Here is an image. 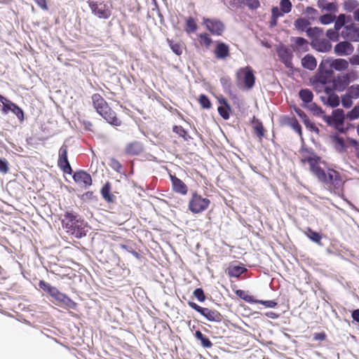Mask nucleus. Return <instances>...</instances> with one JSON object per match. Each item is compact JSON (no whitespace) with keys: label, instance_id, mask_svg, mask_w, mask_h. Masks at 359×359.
I'll use <instances>...</instances> for the list:
<instances>
[{"label":"nucleus","instance_id":"53","mask_svg":"<svg viewBox=\"0 0 359 359\" xmlns=\"http://www.w3.org/2000/svg\"><path fill=\"white\" fill-rule=\"evenodd\" d=\"M192 297L200 303H203L206 300V296L202 287L195 288L192 292Z\"/></svg>","mask_w":359,"mask_h":359},{"label":"nucleus","instance_id":"4","mask_svg":"<svg viewBox=\"0 0 359 359\" xmlns=\"http://www.w3.org/2000/svg\"><path fill=\"white\" fill-rule=\"evenodd\" d=\"M256 76L252 67H240L236 72V84L242 91H248L255 86Z\"/></svg>","mask_w":359,"mask_h":359},{"label":"nucleus","instance_id":"37","mask_svg":"<svg viewBox=\"0 0 359 359\" xmlns=\"http://www.w3.org/2000/svg\"><path fill=\"white\" fill-rule=\"evenodd\" d=\"M234 293L238 299H242L248 304H253L256 303L257 298L254 295L251 294L248 290L236 289L234 290Z\"/></svg>","mask_w":359,"mask_h":359},{"label":"nucleus","instance_id":"12","mask_svg":"<svg viewBox=\"0 0 359 359\" xmlns=\"http://www.w3.org/2000/svg\"><path fill=\"white\" fill-rule=\"evenodd\" d=\"M57 164L64 174L70 175L72 173L73 169L68 159V147L65 143L59 149Z\"/></svg>","mask_w":359,"mask_h":359},{"label":"nucleus","instance_id":"40","mask_svg":"<svg viewBox=\"0 0 359 359\" xmlns=\"http://www.w3.org/2000/svg\"><path fill=\"white\" fill-rule=\"evenodd\" d=\"M295 29L300 32H306L311 26V22L305 18L299 17L294 21Z\"/></svg>","mask_w":359,"mask_h":359},{"label":"nucleus","instance_id":"42","mask_svg":"<svg viewBox=\"0 0 359 359\" xmlns=\"http://www.w3.org/2000/svg\"><path fill=\"white\" fill-rule=\"evenodd\" d=\"M198 41L202 46L209 49L212 44L214 45L215 41L211 38L208 33L203 32L197 35Z\"/></svg>","mask_w":359,"mask_h":359},{"label":"nucleus","instance_id":"46","mask_svg":"<svg viewBox=\"0 0 359 359\" xmlns=\"http://www.w3.org/2000/svg\"><path fill=\"white\" fill-rule=\"evenodd\" d=\"M197 101L203 109L208 110L212 107L210 98L205 93H201L197 98Z\"/></svg>","mask_w":359,"mask_h":359},{"label":"nucleus","instance_id":"41","mask_svg":"<svg viewBox=\"0 0 359 359\" xmlns=\"http://www.w3.org/2000/svg\"><path fill=\"white\" fill-rule=\"evenodd\" d=\"M119 247L123 250L133 255L137 259H138V260L142 259V256L138 251L136 250L135 244H134L131 242H130L128 243H121V244H119Z\"/></svg>","mask_w":359,"mask_h":359},{"label":"nucleus","instance_id":"31","mask_svg":"<svg viewBox=\"0 0 359 359\" xmlns=\"http://www.w3.org/2000/svg\"><path fill=\"white\" fill-rule=\"evenodd\" d=\"M299 97L302 100L301 107L306 108L313 102L314 95L311 90L309 88H301L299 91Z\"/></svg>","mask_w":359,"mask_h":359},{"label":"nucleus","instance_id":"6","mask_svg":"<svg viewBox=\"0 0 359 359\" xmlns=\"http://www.w3.org/2000/svg\"><path fill=\"white\" fill-rule=\"evenodd\" d=\"M187 303L191 309L209 322L219 323L224 320V316L216 309L203 307L191 299L187 300Z\"/></svg>","mask_w":359,"mask_h":359},{"label":"nucleus","instance_id":"36","mask_svg":"<svg viewBox=\"0 0 359 359\" xmlns=\"http://www.w3.org/2000/svg\"><path fill=\"white\" fill-rule=\"evenodd\" d=\"M221 86L222 87L223 91L227 94L229 97L236 95L233 93L232 90L233 83L231 81V79L228 75H223L219 79Z\"/></svg>","mask_w":359,"mask_h":359},{"label":"nucleus","instance_id":"35","mask_svg":"<svg viewBox=\"0 0 359 359\" xmlns=\"http://www.w3.org/2000/svg\"><path fill=\"white\" fill-rule=\"evenodd\" d=\"M317 6L321 10L335 13L338 11L337 2H330L327 0H318Z\"/></svg>","mask_w":359,"mask_h":359},{"label":"nucleus","instance_id":"3","mask_svg":"<svg viewBox=\"0 0 359 359\" xmlns=\"http://www.w3.org/2000/svg\"><path fill=\"white\" fill-rule=\"evenodd\" d=\"M38 286L46 294V297L48 298L49 301L55 306L67 311H78L79 304L68 294L61 292L57 287L52 285L44 280H40Z\"/></svg>","mask_w":359,"mask_h":359},{"label":"nucleus","instance_id":"47","mask_svg":"<svg viewBox=\"0 0 359 359\" xmlns=\"http://www.w3.org/2000/svg\"><path fill=\"white\" fill-rule=\"evenodd\" d=\"M304 18L308 20L315 21L318 19V16L319 13L317 9L314 8L312 6H306L303 12Z\"/></svg>","mask_w":359,"mask_h":359},{"label":"nucleus","instance_id":"63","mask_svg":"<svg viewBox=\"0 0 359 359\" xmlns=\"http://www.w3.org/2000/svg\"><path fill=\"white\" fill-rule=\"evenodd\" d=\"M279 7L287 14L292 11V4L290 0H280Z\"/></svg>","mask_w":359,"mask_h":359},{"label":"nucleus","instance_id":"64","mask_svg":"<svg viewBox=\"0 0 359 359\" xmlns=\"http://www.w3.org/2000/svg\"><path fill=\"white\" fill-rule=\"evenodd\" d=\"M355 100L359 99V84H353L348 87L347 91Z\"/></svg>","mask_w":359,"mask_h":359},{"label":"nucleus","instance_id":"20","mask_svg":"<svg viewBox=\"0 0 359 359\" xmlns=\"http://www.w3.org/2000/svg\"><path fill=\"white\" fill-rule=\"evenodd\" d=\"M279 123L281 126L290 127L299 136H302V126L297 118H292L289 115L284 114L280 116Z\"/></svg>","mask_w":359,"mask_h":359},{"label":"nucleus","instance_id":"1","mask_svg":"<svg viewBox=\"0 0 359 359\" xmlns=\"http://www.w3.org/2000/svg\"><path fill=\"white\" fill-rule=\"evenodd\" d=\"M62 226L70 236L81 239L85 237L91 229L83 216L73 210H67L61 215Z\"/></svg>","mask_w":359,"mask_h":359},{"label":"nucleus","instance_id":"15","mask_svg":"<svg viewBox=\"0 0 359 359\" xmlns=\"http://www.w3.org/2000/svg\"><path fill=\"white\" fill-rule=\"evenodd\" d=\"M290 41L292 42V49L297 56H300L309 50V41L302 36H291Z\"/></svg>","mask_w":359,"mask_h":359},{"label":"nucleus","instance_id":"45","mask_svg":"<svg viewBox=\"0 0 359 359\" xmlns=\"http://www.w3.org/2000/svg\"><path fill=\"white\" fill-rule=\"evenodd\" d=\"M233 104L238 109L241 115H244L247 111L245 102L243 99H239L237 95H234L230 97Z\"/></svg>","mask_w":359,"mask_h":359},{"label":"nucleus","instance_id":"19","mask_svg":"<svg viewBox=\"0 0 359 359\" xmlns=\"http://www.w3.org/2000/svg\"><path fill=\"white\" fill-rule=\"evenodd\" d=\"M354 51V46L350 41H339L334 46V53L338 56H348Z\"/></svg>","mask_w":359,"mask_h":359},{"label":"nucleus","instance_id":"14","mask_svg":"<svg viewBox=\"0 0 359 359\" xmlns=\"http://www.w3.org/2000/svg\"><path fill=\"white\" fill-rule=\"evenodd\" d=\"M276 51L279 60L284 65L285 67H290L294 57V51L283 43H280L276 46Z\"/></svg>","mask_w":359,"mask_h":359},{"label":"nucleus","instance_id":"13","mask_svg":"<svg viewBox=\"0 0 359 359\" xmlns=\"http://www.w3.org/2000/svg\"><path fill=\"white\" fill-rule=\"evenodd\" d=\"M212 52L217 60H226L231 56L230 46L220 39L215 41Z\"/></svg>","mask_w":359,"mask_h":359},{"label":"nucleus","instance_id":"60","mask_svg":"<svg viewBox=\"0 0 359 359\" xmlns=\"http://www.w3.org/2000/svg\"><path fill=\"white\" fill-rule=\"evenodd\" d=\"M326 246L325 251L328 255H334L336 257H341V254L340 252V250L337 249V247H335L334 245H333L330 241V243H328Z\"/></svg>","mask_w":359,"mask_h":359},{"label":"nucleus","instance_id":"49","mask_svg":"<svg viewBox=\"0 0 359 359\" xmlns=\"http://www.w3.org/2000/svg\"><path fill=\"white\" fill-rule=\"evenodd\" d=\"M342 6L346 12L353 13L359 7V1L358 0H344Z\"/></svg>","mask_w":359,"mask_h":359},{"label":"nucleus","instance_id":"8","mask_svg":"<svg viewBox=\"0 0 359 359\" xmlns=\"http://www.w3.org/2000/svg\"><path fill=\"white\" fill-rule=\"evenodd\" d=\"M302 149L304 150V154H309V156H304L301 158L300 161L302 164L308 163L309 165V172L311 175H313L322 168L320 164L324 165V166L327 165V163L323 160L322 157L319 156L311 147L304 148Z\"/></svg>","mask_w":359,"mask_h":359},{"label":"nucleus","instance_id":"55","mask_svg":"<svg viewBox=\"0 0 359 359\" xmlns=\"http://www.w3.org/2000/svg\"><path fill=\"white\" fill-rule=\"evenodd\" d=\"M302 123L305 126L306 128L316 134L318 135L320 133V130L314 124V123L307 116L304 120H303Z\"/></svg>","mask_w":359,"mask_h":359},{"label":"nucleus","instance_id":"23","mask_svg":"<svg viewBox=\"0 0 359 359\" xmlns=\"http://www.w3.org/2000/svg\"><path fill=\"white\" fill-rule=\"evenodd\" d=\"M330 140L334 151L338 154H344L347 151V147L344 138L337 133H332L330 135Z\"/></svg>","mask_w":359,"mask_h":359},{"label":"nucleus","instance_id":"56","mask_svg":"<svg viewBox=\"0 0 359 359\" xmlns=\"http://www.w3.org/2000/svg\"><path fill=\"white\" fill-rule=\"evenodd\" d=\"M261 304L266 308L274 309L278 306V303L276 299H257L256 303Z\"/></svg>","mask_w":359,"mask_h":359},{"label":"nucleus","instance_id":"26","mask_svg":"<svg viewBox=\"0 0 359 359\" xmlns=\"http://www.w3.org/2000/svg\"><path fill=\"white\" fill-rule=\"evenodd\" d=\"M143 151V144L137 140L128 143L124 149L125 154L130 156H139Z\"/></svg>","mask_w":359,"mask_h":359},{"label":"nucleus","instance_id":"59","mask_svg":"<svg viewBox=\"0 0 359 359\" xmlns=\"http://www.w3.org/2000/svg\"><path fill=\"white\" fill-rule=\"evenodd\" d=\"M347 118L350 121H355L359 118V107L358 105L352 107L346 114Z\"/></svg>","mask_w":359,"mask_h":359},{"label":"nucleus","instance_id":"9","mask_svg":"<svg viewBox=\"0 0 359 359\" xmlns=\"http://www.w3.org/2000/svg\"><path fill=\"white\" fill-rule=\"evenodd\" d=\"M87 4L92 14L95 17L103 20H107L110 18L112 8L111 1L88 0Z\"/></svg>","mask_w":359,"mask_h":359},{"label":"nucleus","instance_id":"39","mask_svg":"<svg viewBox=\"0 0 359 359\" xmlns=\"http://www.w3.org/2000/svg\"><path fill=\"white\" fill-rule=\"evenodd\" d=\"M198 29L197 20L196 18L189 16L185 18V23L184 30L187 34H191L196 32Z\"/></svg>","mask_w":359,"mask_h":359},{"label":"nucleus","instance_id":"29","mask_svg":"<svg viewBox=\"0 0 359 359\" xmlns=\"http://www.w3.org/2000/svg\"><path fill=\"white\" fill-rule=\"evenodd\" d=\"M332 116L334 124V128H337L338 132L343 133L345 129L343 128H337L338 126H342L344 122L345 117L343 109L340 108L333 109L332 111Z\"/></svg>","mask_w":359,"mask_h":359},{"label":"nucleus","instance_id":"57","mask_svg":"<svg viewBox=\"0 0 359 359\" xmlns=\"http://www.w3.org/2000/svg\"><path fill=\"white\" fill-rule=\"evenodd\" d=\"M353 25H346L340 32V36L344 40L348 39L351 41V36L353 34Z\"/></svg>","mask_w":359,"mask_h":359},{"label":"nucleus","instance_id":"54","mask_svg":"<svg viewBox=\"0 0 359 359\" xmlns=\"http://www.w3.org/2000/svg\"><path fill=\"white\" fill-rule=\"evenodd\" d=\"M257 124L255 125V126H253V130H254L255 135L259 138L265 137L266 130L263 126L262 122L259 119H257Z\"/></svg>","mask_w":359,"mask_h":359},{"label":"nucleus","instance_id":"11","mask_svg":"<svg viewBox=\"0 0 359 359\" xmlns=\"http://www.w3.org/2000/svg\"><path fill=\"white\" fill-rule=\"evenodd\" d=\"M74 182L79 186V189L86 190L93 185V178L90 174L83 169L73 170L70 174Z\"/></svg>","mask_w":359,"mask_h":359},{"label":"nucleus","instance_id":"5","mask_svg":"<svg viewBox=\"0 0 359 359\" xmlns=\"http://www.w3.org/2000/svg\"><path fill=\"white\" fill-rule=\"evenodd\" d=\"M348 63L346 59L325 57L322 59L318 66V71L324 74H329L331 70L342 72L348 68Z\"/></svg>","mask_w":359,"mask_h":359},{"label":"nucleus","instance_id":"34","mask_svg":"<svg viewBox=\"0 0 359 359\" xmlns=\"http://www.w3.org/2000/svg\"><path fill=\"white\" fill-rule=\"evenodd\" d=\"M310 83L316 93L320 94L327 84V79L323 76L314 77L311 80Z\"/></svg>","mask_w":359,"mask_h":359},{"label":"nucleus","instance_id":"24","mask_svg":"<svg viewBox=\"0 0 359 359\" xmlns=\"http://www.w3.org/2000/svg\"><path fill=\"white\" fill-rule=\"evenodd\" d=\"M9 113L15 115L20 124H22L27 118V116L23 109L14 102H12L10 104L8 108L3 113V115H7Z\"/></svg>","mask_w":359,"mask_h":359},{"label":"nucleus","instance_id":"44","mask_svg":"<svg viewBox=\"0 0 359 359\" xmlns=\"http://www.w3.org/2000/svg\"><path fill=\"white\" fill-rule=\"evenodd\" d=\"M305 33L307 37H309L311 41L313 40H317V39H319L318 37L323 34L324 29L320 27L316 26L311 27L310 26Z\"/></svg>","mask_w":359,"mask_h":359},{"label":"nucleus","instance_id":"18","mask_svg":"<svg viewBox=\"0 0 359 359\" xmlns=\"http://www.w3.org/2000/svg\"><path fill=\"white\" fill-rule=\"evenodd\" d=\"M229 4L233 8L238 9L248 8L251 11H257L261 6L259 0H231Z\"/></svg>","mask_w":359,"mask_h":359},{"label":"nucleus","instance_id":"43","mask_svg":"<svg viewBox=\"0 0 359 359\" xmlns=\"http://www.w3.org/2000/svg\"><path fill=\"white\" fill-rule=\"evenodd\" d=\"M172 130L186 142H189L193 139L192 137L189 135L188 130L184 128L182 126L174 125L172 128Z\"/></svg>","mask_w":359,"mask_h":359},{"label":"nucleus","instance_id":"25","mask_svg":"<svg viewBox=\"0 0 359 359\" xmlns=\"http://www.w3.org/2000/svg\"><path fill=\"white\" fill-rule=\"evenodd\" d=\"M100 195L104 201L108 204L115 203L116 197L111 192V184L107 181L100 188Z\"/></svg>","mask_w":359,"mask_h":359},{"label":"nucleus","instance_id":"61","mask_svg":"<svg viewBox=\"0 0 359 359\" xmlns=\"http://www.w3.org/2000/svg\"><path fill=\"white\" fill-rule=\"evenodd\" d=\"M346 26L345 16L343 14H340L338 16V19L334 22V27L335 30L340 32Z\"/></svg>","mask_w":359,"mask_h":359},{"label":"nucleus","instance_id":"48","mask_svg":"<svg viewBox=\"0 0 359 359\" xmlns=\"http://www.w3.org/2000/svg\"><path fill=\"white\" fill-rule=\"evenodd\" d=\"M167 42L172 52L177 56L182 54V46L178 41L167 39Z\"/></svg>","mask_w":359,"mask_h":359},{"label":"nucleus","instance_id":"22","mask_svg":"<svg viewBox=\"0 0 359 359\" xmlns=\"http://www.w3.org/2000/svg\"><path fill=\"white\" fill-rule=\"evenodd\" d=\"M311 48L319 52L327 53L331 51L332 48V44L330 41L324 38L317 39V40H313L310 43Z\"/></svg>","mask_w":359,"mask_h":359},{"label":"nucleus","instance_id":"33","mask_svg":"<svg viewBox=\"0 0 359 359\" xmlns=\"http://www.w3.org/2000/svg\"><path fill=\"white\" fill-rule=\"evenodd\" d=\"M301 65L304 69L313 71L317 67V60L313 55L307 53L302 58Z\"/></svg>","mask_w":359,"mask_h":359},{"label":"nucleus","instance_id":"2","mask_svg":"<svg viewBox=\"0 0 359 359\" xmlns=\"http://www.w3.org/2000/svg\"><path fill=\"white\" fill-rule=\"evenodd\" d=\"M313 175L317 178L318 182L321 183L330 193L338 197H342L346 182L339 172L327 165L320 168Z\"/></svg>","mask_w":359,"mask_h":359},{"label":"nucleus","instance_id":"32","mask_svg":"<svg viewBox=\"0 0 359 359\" xmlns=\"http://www.w3.org/2000/svg\"><path fill=\"white\" fill-rule=\"evenodd\" d=\"M217 112L218 114L225 121L229 120L231 116L235 115V111L229 101L223 104L222 106H218Z\"/></svg>","mask_w":359,"mask_h":359},{"label":"nucleus","instance_id":"30","mask_svg":"<svg viewBox=\"0 0 359 359\" xmlns=\"http://www.w3.org/2000/svg\"><path fill=\"white\" fill-rule=\"evenodd\" d=\"M91 99L93 107L98 114H101V112L107 109L106 107H109L108 103L99 93H94Z\"/></svg>","mask_w":359,"mask_h":359},{"label":"nucleus","instance_id":"38","mask_svg":"<svg viewBox=\"0 0 359 359\" xmlns=\"http://www.w3.org/2000/svg\"><path fill=\"white\" fill-rule=\"evenodd\" d=\"M194 336L197 341H200V344L203 348H210L213 346L210 338L203 334L201 330H196L194 333Z\"/></svg>","mask_w":359,"mask_h":359},{"label":"nucleus","instance_id":"62","mask_svg":"<svg viewBox=\"0 0 359 359\" xmlns=\"http://www.w3.org/2000/svg\"><path fill=\"white\" fill-rule=\"evenodd\" d=\"M329 98L330 100H329L327 107L337 109L340 105V99L337 94L330 95Z\"/></svg>","mask_w":359,"mask_h":359},{"label":"nucleus","instance_id":"50","mask_svg":"<svg viewBox=\"0 0 359 359\" xmlns=\"http://www.w3.org/2000/svg\"><path fill=\"white\" fill-rule=\"evenodd\" d=\"M355 100L348 93H346L341 96L340 104L345 109H350L353 104Z\"/></svg>","mask_w":359,"mask_h":359},{"label":"nucleus","instance_id":"7","mask_svg":"<svg viewBox=\"0 0 359 359\" xmlns=\"http://www.w3.org/2000/svg\"><path fill=\"white\" fill-rule=\"evenodd\" d=\"M211 203L208 197H204L198 191L191 192V196L188 203V210L194 215H198L205 211Z\"/></svg>","mask_w":359,"mask_h":359},{"label":"nucleus","instance_id":"27","mask_svg":"<svg viewBox=\"0 0 359 359\" xmlns=\"http://www.w3.org/2000/svg\"><path fill=\"white\" fill-rule=\"evenodd\" d=\"M106 108L100 115L111 126H120L121 121L118 118L116 113L110 107Z\"/></svg>","mask_w":359,"mask_h":359},{"label":"nucleus","instance_id":"51","mask_svg":"<svg viewBox=\"0 0 359 359\" xmlns=\"http://www.w3.org/2000/svg\"><path fill=\"white\" fill-rule=\"evenodd\" d=\"M304 109L310 111L313 116L316 117H320V116H321L325 111L320 105L316 102H311L307 106L306 108Z\"/></svg>","mask_w":359,"mask_h":359},{"label":"nucleus","instance_id":"52","mask_svg":"<svg viewBox=\"0 0 359 359\" xmlns=\"http://www.w3.org/2000/svg\"><path fill=\"white\" fill-rule=\"evenodd\" d=\"M326 36L327 40L332 42H338L339 41L340 36V32L335 30L333 28H330L327 29L326 31Z\"/></svg>","mask_w":359,"mask_h":359},{"label":"nucleus","instance_id":"16","mask_svg":"<svg viewBox=\"0 0 359 359\" xmlns=\"http://www.w3.org/2000/svg\"><path fill=\"white\" fill-rule=\"evenodd\" d=\"M304 233L311 241L320 246H325L330 243V239L327 236H324L320 231L313 229L311 227H307Z\"/></svg>","mask_w":359,"mask_h":359},{"label":"nucleus","instance_id":"10","mask_svg":"<svg viewBox=\"0 0 359 359\" xmlns=\"http://www.w3.org/2000/svg\"><path fill=\"white\" fill-rule=\"evenodd\" d=\"M201 25L206 29L209 34L215 36H222L226 26L224 22L219 18L203 17Z\"/></svg>","mask_w":359,"mask_h":359},{"label":"nucleus","instance_id":"58","mask_svg":"<svg viewBox=\"0 0 359 359\" xmlns=\"http://www.w3.org/2000/svg\"><path fill=\"white\" fill-rule=\"evenodd\" d=\"M109 165L116 172L121 173V170L123 168L122 164L117 160L115 157L109 158Z\"/></svg>","mask_w":359,"mask_h":359},{"label":"nucleus","instance_id":"28","mask_svg":"<svg viewBox=\"0 0 359 359\" xmlns=\"http://www.w3.org/2000/svg\"><path fill=\"white\" fill-rule=\"evenodd\" d=\"M172 191L181 195H186L189 188L187 185L180 178L174 175L170 176Z\"/></svg>","mask_w":359,"mask_h":359},{"label":"nucleus","instance_id":"21","mask_svg":"<svg viewBox=\"0 0 359 359\" xmlns=\"http://www.w3.org/2000/svg\"><path fill=\"white\" fill-rule=\"evenodd\" d=\"M351 83L348 76L344 73L338 74L332 81L333 90L337 92H342L346 90Z\"/></svg>","mask_w":359,"mask_h":359},{"label":"nucleus","instance_id":"17","mask_svg":"<svg viewBox=\"0 0 359 359\" xmlns=\"http://www.w3.org/2000/svg\"><path fill=\"white\" fill-rule=\"evenodd\" d=\"M248 271L246 266L239 261L231 262L226 269L225 273L229 278H238L241 275L245 273Z\"/></svg>","mask_w":359,"mask_h":359}]
</instances>
